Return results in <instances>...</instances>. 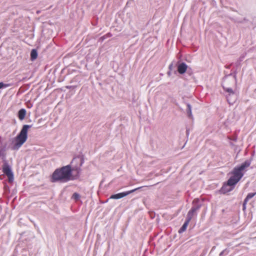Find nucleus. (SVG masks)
Listing matches in <instances>:
<instances>
[{
	"instance_id": "obj_1",
	"label": "nucleus",
	"mask_w": 256,
	"mask_h": 256,
	"mask_svg": "<svg viewBox=\"0 0 256 256\" xmlns=\"http://www.w3.org/2000/svg\"><path fill=\"white\" fill-rule=\"evenodd\" d=\"M70 168L68 166L62 167L54 171L52 174L54 180H58L62 179H66L70 178Z\"/></svg>"
},
{
	"instance_id": "obj_2",
	"label": "nucleus",
	"mask_w": 256,
	"mask_h": 256,
	"mask_svg": "<svg viewBox=\"0 0 256 256\" xmlns=\"http://www.w3.org/2000/svg\"><path fill=\"white\" fill-rule=\"evenodd\" d=\"M30 126L28 125L24 126L20 132L16 139V143L14 146V149L19 148L26 140L27 138V132Z\"/></svg>"
},
{
	"instance_id": "obj_8",
	"label": "nucleus",
	"mask_w": 256,
	"mask_h": 256,
	"mask_svg": "<svg viewBox=\"0 0 256 256\" xmlns=\"http://www.w3.org/2000/svg\"><path fill=\"white\" fill-rule=\"evenodd\" d=\"M26 111L24 109H21L18 112V118L20 120H23L26 116Z\"/></svg>"
},
{
	"instance_id": "obj_9",
	"label": "nucleus",
	"mask_w": 256,
	"mask_h": 256,
	"mask_svg": "<svg viewBox=\"0 0 256 256\" xmlns=\"http://www.w3.org/2000/svg\"><path fill=\"white\" fill-rule=\"evenodd\" d=\"M38 57V53L36 50H32L30 53V58L32 60H36Z\"/></svg>"
},
{
	"instance_id": "obj_7",
	"label": "nucleus",
	"mask_w": 256,
	"mask_h": 256,
	"mask_svg": "<svg viewBox=\"0 0 256 256\" xmlns=\"http://www.w3.org/2000/svg\"><path fill=\"white\" fill-rule=\"evenodd\" d=\"M193 212L194 210H192L191 212H190L188 214L189 215H190V218H188V220L183 225V226H182V228H181V229L180 230L179 232H184L186 230V228L188 224V223L190 221V220L191 218V216L192 214V213H193Z\"/></svg>"
},
{
	"instance_id": "obj_6",
	"label": "nucleus",
	"mask_w": 256,
	"mask_h": 256,
	"mask_svg": "<svg viewBox=\"0 0 256 256\" xmlns=\"http://www.w3.org/2000/svg\"><path fill=\"white\" fill-rule=\"evenodd\" d=\"M187 68V66L186 64L182 63L179 65L178 67V72L180 74H184Z\"/></svg>"
},
{
	"instance_id": "obj_4",
	"label": "nucleus",
	"mask_w": 256,
	"mask_h": 256,
	"mask_svg": "<svg viewBox=\"0 0 256 256\" xmlns=\"http://www.w3.org/2000/svg\"><path fill=\"white\" fill-rule=\"evenodd\" d=\"M3 172L8 176L9 182H12L14 180V176L8 164H6L4 165Z\"/></svg>"
},
{
	"instance_id": "obj_5",
	"label": "nucleus",
	"mask_w": 256,
	"mask_h": 256,
	"mask_svg": "<svg viewBox=\"0 0 256 256\" xmlns=\"http://www.w3.org/2000/svg\"><path fill=\"white\" fill-rule=\"evenodd\" d=\"M134 190H132L130 192H123V193H120L114 195H112L110 197L111 198H122L124 196H126L131 192H133Z\"/></svg>"
},
{
	"instance_id": "obj_3",
	"label": "nucleus",
	"mask_w": 256,
	"mask_h": 256,
	"mask_svg": "<svg viewBox=\"0 0 256 256\" xmlns=\"http://www.w3.org/2000/svg\"><path fill=\"white\" fill-rule=\"evenodd\" d=\"M248 166V165L244 164L241 166L238 170H235L234 172V176L228 180V185L232 186L238 182L242 176V174L240 171L244 170L245 167Z\"/></svg>"
},
{
	"instance_id": "obj_10",
	"label": "nucleus",
	"mask_w": 256,
	"mask_h": 256,
	"mask_svg": "<svg viewBox=\"0 0 256 256\" xmlns=\"http://www.w3.org/2000/svg\"><path fill=\"white\" fill-rule=\"evenodd\" d=\"M4 86H6V85H4L2 82H0V88H2Z\"/></svg>"
},
{
	"instance_id": "obj_11",
	"label": "nucleus",
	"mask_w": 256,
	"mask_h": 256,
	"mask_svg": "<svg viewBox=\"0 0 256 256\" xmlns=\"http://www.w3.org/2000/svg\"><path fill=\"white\" fill-rule=\"evenodd\" d=\"M244 205H245V203L244 204ZM244 208H245V206H244Z\"/></svg>"
}]
</instances>
